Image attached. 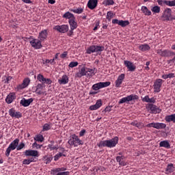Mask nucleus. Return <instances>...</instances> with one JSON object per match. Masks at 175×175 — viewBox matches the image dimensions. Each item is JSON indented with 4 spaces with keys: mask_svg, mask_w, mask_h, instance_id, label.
Wrapping results in <instances>:
<instances>
[{
    "mask_svg": "<svg viewBox=\"0 0 175 175\" xmlns=\"http://www.w3.org/2000/svg\"><path fill=\"white\" fill-rule=\"evenodd\" d=\"M62 157H66V154L62 153V152H59L57 154L54 156V161H57L61 158Z\"/></svg>",
    "mask_w": 175,
    "mask_h": 175,
    "instance_id": "40",
    "label": "nucleus"
},
{
    "mask_svg": "<svg viewBox=\"0 0 175 175\" xmlns=\"http://www.w3.org/2000/svg\"><path fill=\"white\" fill-rule=\"evenodd\" d=\"M105 113H110V111H111V106H108L105 109Z\"/></svg>",
    "mask_w": 175,
    "mask_h": 175,
    "instance_id": "60",
    "label": "nucleus"
},
{
    "mask_svg": "<svg viewBox=\"0 0 175 175\" xmlns=\"http://www.w3.org/2000/svg\"><path fill=\"white\" fill-rule=\"evenodd\" d=\"M95 105L99 109L102 106V100H98Z\"/></svg>",
    "mask_w": 175,
    "mask_h": 175,
    "instance_id": "54",
    "label": "nucleus"
},
{
    "mask_svg": "<svg viewBox=\"0 0 175 175\" xmlns=\"http://www.w3.org/2000/svg\"><path fill=\"white\" fill-rule=\"evenodd\" d=\"M21 117H23V114L20 111H15L13 118H21Z\"/></svg>",
    "mask_w": 175,
    "mask_h": 175,
    "instance_id": "48",
    "label": "nucleus"
},
{
    "mask_svg": "<svg viewBox=\"0 0 175 175\" xmlns=\"http://www.w3.org/2000/svg\"><path fill=\"white\" fill-rule=\"evenodd\" d=\"M147 128H155V129H165L166 124L159 122H152L146 124Z\"/></svg>",
    "mask_w": 175,
    "mask_h": 175,
    "instance_id": "9",
    "label": "nucleus"
},
{
    "mask_svg": "<svg viewBox=\"0 0 175 175\" xmlns=\"http://www.w3.org/2000/svg\"><path fill=\"white\" fill-rule=\"evenodd\" d=\"M9 115L10 116V117H13L14 116V113H16V110L14 109V108H12L8 111Z\"/></svg>",
    "mask_w": 175,
    "mask_h": 175,
    "instance_id": "50",
    "label": "nucleus"
},
{
    "mask_svg": "<svg viewBox=\"0 0 175 175\" xmlns=\"http://www.w3.org/2000/svg\"><path fill=\"white\" fill-rule=\"evenodd\" d=\"M167 122H174L175 124V113L165 116Z\"/></svg>",
    "mask_w": 175,
    "mask_h": 175,
    "instance_id": "33",
    "label": "nucleus"
},
{
    "mask_svg": "<svg viewBox=\"0 0 175 175\" xmlns=\"http://www.w3.org/2000/svg\"><path fill=\"white\" fill-rule=\"evenodd\" d=\"M168 75V79H174L175 77V74L174 73H169Z\"/></svg>",
    "mask_w": 175,
    "mask_h": 175,
    "instance_id": "63",
    "label": "nucleus"
},
{
    "mask_svg": "<svg viewBox=\"0 0 175 175\" xmlns=\"http://www.w3.org/2000/svg\"><path fill=\"white\" fill-rule=\"evenodd\" d=\"M42 145L38 144V143L34 142L33 144V147H35L36 148H42Z\"/></svg>",
    "mask_w": 175,
    "mask_h": 175,
    "instance_id": "56",
    "label": "nucleus"
},
{
    "mask_svg": "<svg viewBox=\"0 0 175 175\" xmlns=\"http://www.w3.org/2000/svg\"><path fill=\"white\" fill-rule=\"evenodd\" d=\"M159 146L163 147L164 148H170V144L169 143V141H167V140L161 141L159 143Z\"/></svg>",
    "mask_w": 175,
    "mask_h": 175,
    "instance_id": "34",
    "label": "nucleus"
},
{
    "mask_svg": "<svg viewBox=\"0 0 175 175\" xmlns=\"http://www.w3.org/2000/svg\"><path fill=\"white\" fill-rule=\"evenodd\" d=\"M52 83H53V81H51V79L46 78V79L45 80V84L50 85Z\"/></svg>",
    "mask_w": 175,
    "mask_h": 175,
    "instance_id": "61",
    "label": "nucleus"
},
{
    "mask_svg": "<svg viewBox=\"0 0 175 175\" xmlns=\"http://www.w3.org/2000/svg\"><path fill=\"white\" fill-rule=\"evenodd\" d=\"M25 147V143L24 142H21L19 144H18V146L16 148L17 151H20L21 150H23Z\"/></svg>",
    "mask_w": 175,
    "mask_h": 175,
    "instance_id": "45",
    "label": "nucleus"
},
{
    "mask_svg": "<svg viewBox=\"0 0 175 175\" xmlns=\"http://www.w3.org/2000/svg\"><path fill=\"white\" fill-rule=\"evenodd\" d=\"M105 50V46H98V45H91L86 50L87 54H92V53H98V51L101 52Z\"/></svg>",
    "mask_w": 175,
    "mask_h": 175,
    "instance_id": "5",
    "label": "nucleus"
},
{
    "mask_svg": "<svg viewBox=\"0 0 175 175\" xmlns=\"http://www.w3.org/2000/svg\"><path fill=\"white\" fill-rule=\"evenodd\" d=\"M44 78V76H43V75H42V74H38L37 76V80H38V81H40V83L43 80Z\"/></svg>",
    "mask_w": 175,
    "mask_h": 175,
    "instance_id": "51",
    "label": "nucleus"
},
{
    "mask_svg": "<svg viewBox=\"0 0 175 175\" xmlns=\"http://www.w3.org/2000/svg\"><path fill=\"white\" fill-rule=\"evenodd\" d=\"M68 57V51H64L60 55V58H66Z\"/></svg>",
    "mask_w": 175,
    "mask_h": 175,
    "instance_id": "55",
    "label": "nucleus"
},
{
    "mask_svg": "<svg viewBox=\"0 0 175 175\" xmlns=\"http://www.w3.org/2000/svg\"><path fill=\"white\" fill-rule=\"evenodd\" d=\"M66 168L65 167H58L51 170V174L53 175H70V172L68 171L65 172Z\"/></svg>",
    "mask_w": 175,
    "mask_h": 175,
    "instance_id": "6",
    "label": "nucleus"
},
{
    "mask_svg": "<svg viewBox=\"0 0 175 175\" xmlns=\"http://www.w3.org/2000/svg\"><path fill=\"white\" fill-rule=\"evenodd\" d=\"M34 140L36 142H40V143L44 142V137H43L42 135L40 134H38L37 135H36V137H34Z\"/></svg>",
    "mask_w": 175,
    "mask_h": 175,
    "instance_id": "38",
    "label": "nucleus"
},
{
    "mask_svg": "<svg viewBox=\"0 0 175 175\" xmlns=\"http://www.w3.org/2000/svg\"><path fill=\"white\" fill-rule=\"evenodd\" d=\"M164 5H166L167 6H175V1L174 0V1H167L166 0V1H165V4Z\"/></svg>",
    "mask_w": 175,
    "mask_h": 175,
    "instance_id": "43",
    "label": "nucleus"
},
{
    "mask_svg": "<svg viewBox=\"0 0 175 175\" xmlns=\"http://www.w3.org/2000/svg\"><path fill=\"white\" fill-rule=\"evenodd\" d=\"M85 133H87V131H85V129H83L79 132V136L80 137H83V136H84V135H85Z\"/></svg>",
    "mask_w": 175,
    "mask_h": 175,
    "instance_id": "53",
    "label": "nucleus"
},
{
    "mask_svg": "<svg viewBox=\"0 0 175 175\" xmlns=\"http://www.w3.org/2000/svg\"><path fill=\"white\" fill-rule=\"evenodd\" d=\"M23 154L25 157H33L34 158H38L39 157V152L35 150H27Z\"/></svg>",
    "mask_w": 175,
    "mask_h": 175,
    "instance_id": "13",
    "label": "nucleus"
},
{
    "mask_svg": "<svg viewBox=\"0 0 175 175\" xmlns=\"http://www.w3.org/2000/svg\"><path fill=\"white\" fill-rule=\"evenodd\" d=\"M157 53L159 54V55H161V57H170V55H174V52L169 50L162 51V49H159L157 50Z\"/></svg>",
    "mask_w": 175,
    "mask_h": 175,
    "instance_id": "16",
    "label": "nucleus"
},
{
    "mask_svg": "<svg viewBox=\"0 0 175 175\" xmlns=\"http://www.w3.org/2000/svg\"><path fill=\"white\" fill-rule=\"evenodd\" d=\"M153 13H159L161 12V7L156 5L151 8Z\"/></svg>",
    "mask_w": 175,
    "mask_h": 175,
    "instance_id": "42",
    "label": "nucleus"
},
{
    "mask_svg": "<svg viewBox=\"0 0 175 175\" xmlns=\"http://www.w3.org/2000/svg\"><path fill=\"white\" fill-rule=\"evenodd\" d=\"M124 80H125V74H121L115 81V87L116 88H121V85L122 84V81H124Z\"/></svg>",
    "mask_w": 175,
    "mask_h": 175,
    "instance_id": "15",
    "label": "nucleus"
},
{
    "mask_svg": "<svg viewBox=\"0 0 175 175\" xmlns=\"http://www.w3.org/2000/svg\"><path fill=\"white\" fill-rule=\"evenodd\" d=\"M63 18H66L68 20V21H70L72 20H76V17H75V15L73 14L70 13V12H66L63 15Z\"/></svg>",
    "mask_w": 175,
    "mask_h": 175,
    "instance_id": "30",
    "label": "nucleus"
},
{
    "mask_svg": "<svg viewBox=\"0 0 175 175\" xmlns=\"http://www.w3.org/2000/svg\"><path fill=\"white\" fill-rule=\"evenodd\" d=\"M68 144L73 147H79V146H83L84 142L81 140V139L79 138V136L76 135V134H72L71 135Z\"/></svg>",
    "mask_w": 175,
    "mask_h": 175,
    "instance_id": "2",
    "label": "nucleus"
},
{
    "mask_svg": "<svg viewBox=\"0 0 175 175\" xmlns=\"http://www.w3.org/2000/svg\"><path fill=\"white\" fill-rule=\"evenodd\" d=\"M112 24H118V25H120V27H122L124 28L127 25H129V21H122V20L118 21V19H113Z\"/></svg>",
    "mask_w": 175,
    "mask_h": 175,
    "instance_id": "19",
    "label": "nucleus"
},
{
    "mask_svg": "<svg viewBox=\"0 0 175 175\" xmlns=\"http://www.w3.org/2000/svg\"><path fill=\"white\" fill-rule=\"evenodd\" d=\"M174 170H175L174 165H173V163H170L167 165L165 169V174H170L173 173Z\"/></svg>",
    "mask_w": 175,
    "mask_h": 175,
    "instance_id": "29",
    "label": "nucleus"
},
{
    "mask_svg": "<svg viewBox=\"0 0 175 175\" xmlns=\"http://www.w3.org/2000/svg\"><path fill=\"white\" fill-rule=\"evenodd\" d=\"M142 102H146V103H148V102H150V96H148V95L145 96V98H142Z\"/></svg>",
    "mask_w": 175,
    "mask_h": 175,
    "instance_id": "52",
    "label": "nucleus"
},
{
    "mask_svg": "<svg viewBox=\"0 0 175 175\" xmlns=\"http://www.w3.org/2000/svg\"><path fill=\"white\" fill-rule=\"evenodd\" d=\"M70 12H72V13H76L77 14H81V13L84 12V10L81 8H74V9H71Z\"/></svg>",
    "mask_w": 175,
    "mask_h": 175,
    "instance_id": "39",
    "label": "nucleus"
},
{
    "mask_svg": "<svg viewBox=\"0 0 175 175\" xmlns=\"http://www.w3.org/2000/svg\"><path fill=\"white\" fill-rule=\"evenodd\" d=\"M68 23H69L70 29H76L77 28V22H76V19L68 21Z\"/></svg>",
    "mask_w": 175,
    "mask_h": 175,
    "instance_id": "32",
    "label": "nucleus"
},
{
    "mask_svg": "<svg viewBox=\"0 0 175 175\" xmlns=\"http://www.w3.org/2000/svg\"><path fill=\"white\" fill-rule=\"evenodd\" d=\"M14 99H16V93L12 92L5 98V102L8 105H10V103H13V100H14Z\"/></svg>",
    "mask_w": 175,
    "mask_h": 175,
    "instance_id": "21",
    "label": "nucleus"
},
{
    "mask_svg": "<svg viewBox=\"0 0 175 175\" xmlns=\"http://www.w3.org/2000/svg\"><path fill=\"white\" fill-rule=\"evenodd\" d=\"M99 109L96 104L90 107V110H98Z\"/></svg>",
    "mask_w": 175,
    "mask_h": 175,
    "instance_id": "57",
    "label": "nucleus"
},
{
    "mask_svg": "<svg viewBox=\"0 0 175 175\" xmlns=\"http://www.w3.org/2000/svg\"><path fill=\"white\" fill-rule=\"evenodd\" d=\"M48 148H50L51 151H53L54 150H58V145L54 146L53 144H49Z\"/></svg>",
    "mask_w": 175,
    "mask_h": 175,
    "instance_id": "47",
    "label": "nucleus"
},
{
    "mask_svg": "<svg viewBox=\"0 0 175 175\" xmlns=\"http://www.w3.org/2000/svg\"><path fill=\"white\" fill-rule=\"evenodd\" d=\"M118 137H115L111 139L100 141L98 144V147H108V148H114L118 144Z\"/></svg>",
    "mask_w": 175,
    "mask_h": 175,
    "instance_id": "1",
    "label": "nucleus"
},
{
    "mask_svg": "<svg viewBox=\"0 0 175 175\" xmlns=\"http://www.w3.org/2000/svg\"><path fill=\"white\" fill-rule=\"evenodd\" d=\"M103 3L105 6H111V5H114L115 3L113 0H104Z\"/></svg>",
    "mask_w": 175,
    "mask_h": 175,
    "instance_id": "41",
    "label": "nucleus"
},
{
    "mask_svg": "<svg viewBox=\"0 0 175 175\" xmlns=\"http://www.w3.org/2000/svg\"><path fill=\"white\" fill-rule=\"evenodd\" d=\"M42 161H44L46 165H48V163H50L53 161V157L45 155L42 157Z\"/></svg>",
    "mask_w": 175,
    "mask_h": 175,
    "instance_id": "36",
    "label": "nucleus"
},
{
    "mask_svg": "<svg viewBox=\"0 0 175 175\" xmlns=\"http://www.w3.org/2000/svg\"><path fill=\"white\" fill-rule=\"evenodd\" d=\"M157 2L159 5L163 6V5H165V2H166V0H157Z\"/></svg>",
    "mask_w": 175,
    "mask_h": 175,
    "instance_id": "59",
    "label": "nucleus"
},
{
    "mask_svg": "<svg viewBox=\"0 0 175 175\" xmlns=\"http://www.w3.org/2000/svg\"><path fill=\"white\" fill-rule=\"evenodd\" d=\"M111 83L110 81L107 82H99L97 83L94 84L92 86V90L94 91H98V90H100L102 88H106V87H109Z\"/></svg>",
    "mask_w": 175,
    "mask_h": 175,
    "instance_id": "7",
    "label": "nucleus"
},
{
    "mask_svg": "<svg viewBox=\"0 0 175 175\" xmlns=\"http://www.w3.org/2000/svg\"><path fill=\"white\" fill-rule=\"evenodd\" d=\"M12 79H13V77H8L5 79V82L7 84H9V83H10V81H12Z\"/></svg>",
    "mask_w": 175,
    "mask_h": 175,
    "instance_id": "58",
    "label": "nucleus"
},
{
    "mask_svg": "<svg viewBox=\"0 0 175 175\" xmlns=\"http://www.w3.org/2000/svg\"><path fill=\"white\" fill-rule=\"evenodd\" d=\"M148 109L150 110V113L153 114H158L161 113V109L158 107H157V105L153 104H148Z\"/></svg>",
    "mask_w": 175,
    "mask_h": 175,
    "instance_id": "18",
    "label": "nucleus"
},
{
    "mask_svg": "<svg viewBox=\"0 0 175 175\" xmlns=\"http://www.w3.org/2000/svg\"><path fill=\"white\" fill-rule=\"evenodd\" d=\"M87 76V68L82 67L78 72L75 74V77H78L79 79H81V77Z\"/></svg>",
    "mask_w": 175,
    "mask_h": 175,
    "instance_id": "20",
    "label": "nucleus"
},
{
    "mask_svg": "<svg viewBox=\"0 0 175 175\" xmlns=\"http://www.w3.org/2000/svg\"><path fill=\"white\" fill-rule=\"evenodd\" d=\"M97 70L95 68H86V77H92L96 74Z\"/></svg>",
    "mask_w": 175,
    "mask_h": 175,
    "instance_id": "22",
    "label": "nucleus"
},
{
    "mask_svg": "<svg viewBox=\"0 0 175 175\" xmlns=\"http://www.w3.org/2000/svg\"><path fill=\"white\" fill-rule=\"evenodd\" d=\"M55 31H57L60 33H66L68 31H69V25H56L53 27Z\"/></svg>",
    "mask_w": 175,
    "mask_h": 175,
    "instance_id": "8",
    "label": "nucleus"
},
{
    "mask_svg": "<svg viewBox=\"0 0 175 175\" xmlns=\"http://www.w3.org/2000/svg\"><path fill=\"white\" fill-rule=\"evenodd\" d=\"M31 83V79L29 78H25L23 81V83L17 86V90H24Z\"/></svg>",
    "mask_w": 175,
    "mask_h": 175,
    "instance_id": "17",
    "label": "nucleus"
},
{
    "mask_svg": "<svg viewBox=\"0 0 175 175\" xmlns=\"http://www.w3.org/2000/svg\"><path fill=\"white\" fill-rule=\"evenodd\" d=\"M111 18H113V12L111 11H109L107 13V20L111 21Z\"/></svg>",
    "mask_w": 175,
    "mask_h": 175,
    "instance_id": "46",
    "label": "nucleus"
},
{
    "mask_svg": "<svg viewBox=\"0 0 175 175\" xmlns=\"http://www.w3.org/2000/svg\"><path fill=\"white\" fill-rule=\"evenodd\" d=\"M98 6V0H89L88 2V8L90 10H94Z\"/></svg>",
    "mask_w": 175,
    "mask_h": 175,
    "instance_id": "23",
    "label": "nucleus"
},
{
    "mask_svg": "<svg viewBox=\"0 0 175 175\" xmlns=\"http://www.w3.org/2000/svg\"><path fill=\"white\" fill-rule=\"evenodd\" d=\"M18 143H20V139L16 138L11 143V144L9 145L8 148L6 149L5 151V157H9L12 151H14L16 148L17 149V147L18 146Z\"/></svg>",
    "mask_w": 175,
    "mask_h": 175,
    "instance_id": "3",
    "label": "nucleus"
},
{
    "mask_svg": "<svg viewBox=\"0 0 175 175\" xmlns=\"http://www.w3.org/2000/svg\"><path fill=\"white\" fill-rule=\"evenodd\" d=\"M23 165H29L31 163L29 162L28 159H26L23 161Z\"/></svg>",
    "mask_w": 175,
    "mask_h": 175,
    "instance_id": "62",
    "label": "nucleus"
},
{
    "mask_svg": "<svg viewBox=\"0 0 175 175\" xmlns=\"http://www.w3.org/2000/svg\"><path fill=\"white\" fill-rule=\"evenodd\" d=\"M29 43L31 46V47H33V49H36V50H39V49H40L41 47H42V40H40V39H33L29 41Z\"/></svg>",
    "mask_w": 175,
    "mask_h": 175,
    "instance_id": "12",
    "label": "nucleus"
},
{
    "mask_svg": "<svg viewBox=\"0 0 175 175\" xmlns=\"http://www.w3.org/2000/svg\"><path fill=\"white\" fill-rule=\"evenodd\" d=\"M139 49V50H141V51H148V50H150V45H148L147 44H144L140 45Z\"/></svg>",
    "mask_w": 175,
    "mask_h": 175,
    "instance_id": "37",
    "label": "nucleus"
},
{
    "mask_svg": "<svg viewBox=\"0 0 175 175\" xmlns=\"http://www.w3.org/2000/svg\"><path fill=\"white\" fill-rule=\"evenodd\" d=\"M38 39L41 40V42H44V40L47 39V29H44L40 32Z\"/></svg>",
    "mask_w": 175,
    "mask_h": 175,
    "instance_id": "27",
    "label": "nucleus"
},
{
    "mask_svg": "<svg viewBox=\"0 0 175 175\" xmlns=\"http://www.w3.org/2000/svg\"><path fill=\"white\" fill-rule=\"evenodd\" d=\"M142 12L145 14V16H151L152 13L146 6H142L141 9Z\"/></svg>",
    "mask_w": 175,
    "mask_h": 175,
    "instance_id": "35",
    "label": "nucleus"
},
{
    "mask_svg": "<svg viewBox=\"0 0 175 175\" xmlns=\"http://www.w3.org/2000/svg\"><path fill=\"white\" fill-rule=\"evenodd\" d=\"M139 100V96L136 94H131L126 97L122 98L119 100L118 104L122 105V103H129V102H132V100L135 102V100Z\"/></svg>",
    "mask_w": 175,
    "mask_h": 175,
    "instance_id": "4",
    "label": "nucleus"
},
{
    "mask_svg": "<svg viewBox=\"0 0 175 175\" xmlns=\"http://www.w3.org/2000/svg\"><path fill=\"white\" fill-rule=\"evenodd\" d=\"M163 84V80L161 79H157L154 83V92H161V87Z\"/></svg>",
    "mask_w": 175,
    "mask_h": 175,
    "instance_id": "11",
    "label": "nucleus"
},
{
    "mask_svg": "<svg viewBox=\"0 0 175 175\" xmlns=\"http://www.w3.org/2000/svg\"><path fill=\"white\" fill-rule=\"evenodd\" d=\"M77 65H79V62H71L68 66L69 68H76V66H77Z\"/></svg>",
    "mask_w": 175,
    "mask_h": 175,
    "instance_id": "49",
    "label": "nucleus"
},
{
    "mask_svg": "<svg viewBox=\"0 0 175 175\" xmlns=\"http://www.w3.org/2000/svg\"><path fill=\"white\" fill-rule=\"evenodd\" d=\"M51 129V126L47 123L44 124L42 128L43 132L46 131H50Z\"/></svg>",
    "mask_w": 175,
    "mask_h": 175,
    "instance_id": "44",
    "label": "nucleus"
},
{
    "mask_svg": "<svg viewBox=\"0 0 175 175\" xmlns=\"http://www.w3.org/2000/svg\"><path fill=\"white\" fill-rule=\"evenodd\" d=\"M124 65H125L129 70V72H135L136 70V66L131 61L124 60Z\"/></svg>",
    "mask_w": 175,
    "mask_h": 175,
    "instance_id": "14",
    "label": "nucleus"
},
{
    "mask_svg": "<svg viewBox=\"0 0 175 175\" xmlns=\"http://www.w3.org/2000/svg\"><path fill=\"white\" fill-rule=\"evenodd\" d=\"M73 31H75V29H70L67 33L68 36H72L73 35Z\"/></svg>",
    "mask_w": 175,
    "mask_h": 175,
    "instance_id": "64",
    "label": "nucleus"
},
{
    "mask_svg": "<svg viewBox=\"0 0 175 175\" xmlns=\"http://www.w3.org/2000/svg\"><path fill=\"white\" fill-rule=\"evenodd\" d=\"M33 92H36L37 95H43V94H44V91H43V85H42L41 83H38L36 86V89Z\"/></svg>",
    "mask_w": 175,
    "mask_h": 175,
    "instance_id": "25",
    "label": "nucleus"
},
{
    "mask_svg": "<svg viewBox=\"0 0 175 175\" xmlns=\"http://www.w3.org/2000/svg\"><path fill=\"white\" fill-rule=\"evenodd\" d=\"M32 102H33V98H32L28 99L23 98L21 100L20 103L24 107H28V106H29Z\"/></svg>",
    "mask_w": 175,
    "mask_h": 175,
    "instance_id": "24",
    "label": "nucleus"
},
{
    "mask_svg": "<svg viewBox=\"0 0 175 175\" xmlns=\"http://www.w3.org/2000/svg\"><path fill=\"white\" fill-rule=\"evenodd\" d=\"M163 17L166 21H172V20H175V16H172V10L170 8H167L165 10Z\"/></svg>",
    "mask_w": 175,
    "mask_h": 175,
    "instance_id": "10",
    "label": "nucleus"
},
{
    "mask_svg": "<svg viewBox=\"0 0 175 175\" xmlns=\"http://www.w3.org/2000/svg\"><path fill=\"white\" fill-rule=\"evenodd\" d=\"M131 125H133V126H136V128H138V129H143V128H144V124L142 122H138L137 120L132 122Z\"/></svg>",
    "mask_w": 175,
    "mask_h": 175,
    "instance_id": "31",
    "label": "nucleus"
},
{
    "mask_svg": "<svg viewBox=\"0 0 175 175\" xmlns=\"http://www.w3.org/2000/svg\"><path fill=\"white\" fill-rule=\"evenodd\" d=\"M125 159V156H117L116 157V161L118 162L120 166H126V162L122 161Z\"/></svg>",
    "mask_w": 175,
    "mask_h": 175,
    "instance_id": "28",
    "label": "nucleus"
},
{
    "mask_svg": "<svg viewBox=\"0 0 175 175\" xmlns=\"http://www.w3.org/2000/svg\"><path fill=\"white\" fill-rule=\"evenodd\" d=\"M58 83L60 85H65V84H68V83H69V77L66 75H64L62 78L58 80Z\"/></svg>",
    "mask_w": 175,
    "mask_h": 175,
    "instance_id": "26",
    "label": "nucleus"
}]
</instances>
